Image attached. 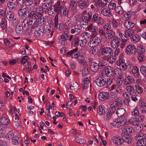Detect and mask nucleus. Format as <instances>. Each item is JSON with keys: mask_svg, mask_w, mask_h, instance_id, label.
<instances>
[{"mask_svg": "<svg viewBox=\"0 0 146 146\" xmlns=\"http://www.w3.org/2000/svg\"><path fill=\"white\" fill-rule=\"evenodd\" d=\"M108 2V0H100L97 7H104L107 5V3Z\"/></svg>", "mask_w": 146, "mask_h": 146, "instance_id": "48", "label": "nucleus"}, {"mask_svg": "<svg viewBox=\"0 0 146 146\" xmlns=\"http://www.w3.org/2000/svg\"><path fill=\"white\" fill-rule=\"evenodd\" d=\"M102 52L104 55V57H107L113 54L112 49L109 47H105L101 49Z\"/></svg>", "mask_w": 146, "mask_h": 146, "instance_id": "7", "label": "nucleus"}, {"mask_svg": "<svg viewBox=\"0 0 146 146\" xmlns=\"http://www.w3.org/2000/svg\"><path fill=\"white\" fill-rule=\"evenodd\" d=\"M140 36L137 34L133 35L131 38V41L134 42H138L140 40Z\"/></svg>", "mask_w": 146, "mask_h": 146, "instance_id": "40", "label": "nucleus"}, {"mask_svg": "<svg viewBox=\"0 0 146 146\" xmlns=\"http://www.w3.org/2000/svg\"><path fill=\"white\" fill-rule=\"evenodd\" d=\"M104 73L108 77H110L112 75L113 73V69L110 66H108L106 68L104 71Z\"/></svg>", "mask_w": 146, "mask_h": 146, "instance_id": "24", "label": "nucleus"}, {"mask_svg": "<svg viewBox=\"0 0 146 146\" xmlns=\"http://www.w3.org/2000/svg\"><path fill=\"white\" fill-rule=\"evenodd\" d=\"M145 138H146V134L142 133L136 134L135 138V140L138 141L143 139H145Z\"/></svg>", "mask_w": 146, "mask_h": 146, "instance_id": "25", "label": "nucleus"}, {"mask_svg": "<svg viewBox=\"0 0 146 146\" xmlns=\"http://www.w3.org/2000/svg\"><path fill=\"white\" fill-rule=\"evenodd\" d=\"M140 71L141 73L146 77V66H141L140 68Z\"/></svg>", "mask_w": 146, "mask_h": 146, "instance_id": "50", "label": "nucleus"}, {"mask_svg": "<svg viewBox=\"0 0 146 146\" xmlns=\"http://www.w3.org/2000/svg\"><path fill=\"white\" fill-rule=\"evenodd\" d=\"M109 93L108 92H103L100 93L98 95L99 99L102 101H105L108 99Z\"/></svg>", "mask_w": 146, "mask_h": 146, "instance_id": "12", "label": "nucleus"}, {"mask_svg": "<svg viewBox=\"0 0 146 146\" xmlns=\"http://www.w3.org/2000/svg\"><path fill=\"white\" fill-rule=\"evenodd\" d=\"M125 113V110L122 108H119L116 111V114L118 117L124 116Z\"/></svg>", "mask_w": 146, "mask_h": 146, "instance_id": "34", "label": "nucleus"}, {"mask_svg": "<svg viewBox=\"0 0 146 146\" xmlns=\"http://www.w3.org/2000/svg\"><path fill=\"white\" fill-rule=\"evenodd\" d=\"M89 1L87 0L86 1H80L78 2L79 6L82 9L86 8L89 4Z\"/></svg>", "mask_w": 146, "mask_h": 146, "instance_id": "20", "label": "nucleus"}, {"mask_svg": "<svg viewBox=\"0 0 146 146\" xmlns=\"http://www.w3.org/2000/svg\"><path fill=\"white\" fill-rule=\"evenodd\" d=\"M79 39V37L78 36H75L73 38L72 43L74 44V47H76L79 45V42L80 41Z\"/></svg>", "mask_w": 146, "mask_h": 146, "instance_id": "38", "label": "nucleus"}, {"mask_svg": "<svg viewBox=\"0 0 146 146\" xmlns=\"http://www.w3.org/2000/svg\"><path fill=\"white\" fill-rule=\"evenodd\" d=\"M101 13L104 16L109 17H110L112 15L109 9L108 10L107 8H103L101 11Z\"/></svg>", "mask_w": 146, "mask_h": 146, "instance_id": "18", "label": "nucleus"}, {"mask_svg": "<svg viewBox=\"0 0 146 146\" xmlns=\"http://www.w3.org/2000/svg\"><path fill=\"white\" fill-rule=\"evenodd\" d=\"M134 82V79L133 77L132 76L128 75L125 78L124 81V85L127 86L131 84Z\"/></svg>", "mask_w": 146, "mask_h": 146, "instance_id": "13", "label": "nucleus"}, {"mask_svg": "<svg viewBox=\"0 0 146 146\" xmlns=\"http://www.w3.org/2000/svg\"><path fill=\"white\" fill-rule=\"evenodd\" d=\"M21 23H22V27L24 30H25L27 33V30L29 29V22H28V20L25 19L22 20L21 21Z\"/></svg>", "mask_w": 146, "mask_h": 146, "instance_id": "16", "label": "nucleus"}, {"mask_svg": "<svg viewBox=\"0 0 146 146\" xmlns=\"http://www.w3.org/2000/svg\"><path fill=\"white\" fill-rule=\"evenodd\" d=\"M98 14L97 13L94 14L92 17L91 22L93 23H95L98 21Z\"/></svg>", "mask_w": 146, "mask_h": 146, "instance_id": "59", "label": "nucleus"}, {"mask_svg": "<svg viewBox=\"0 0 146 146\" xmlns=\"http://www.w3.org/2000/svg\"><path fill=\"white\" fill-rule=\"evenodd\" d=\"M116 12L118 14L121 15L123 13V10L121 6H118L115 9Z\"/></svg>", "mask_w": 146, "mask_h": 146, "instance_id": "56", "label": "nucleus"}, {"mask_svg": "<svg viewBox=\"0 0 146 146\" xmlns=\"http://www.w3.org/2000/svg\"><path fill=\"white\" fill-rule=\"evenodd\" d=\"M135 88L136 90V92L139 94H141L143 91V88L140 85H135Z\"/></svg>", "mask_w": 146, "mask_h": 146, "instance_id": "49", "label": "nucleus"}, {"mask_svg": "<svg viewBox=\"0 0 146 146\" xmlns=\"http://www.w3.org/2000/svg\"><path fill=\"white\" fill-rule=\"evenodd\" d=\"M132 15V12L131 11L127 12L126 13L123 15L122 18L124 20L127 19H129Z\"/></svg>", "mask_w": 146, "mask_h": 146, "instance_id": "41", "label": "nucleus"}, {"mask_svg": "<svg viewBox=\"0 0 146 146\" xmlns=\"http://www.w3.org/2000/svg\"><path fill=\"white\" fill-rule=\"evenodd\" d=\"M98 113L99 114L102 115L105 113V107L104 106H99L97 109Z\"/></svg>", "mask_w": 146, "mask_h": 146, "instance_id": "39", "label": "nucleus"}, {"mask_svg": "<svg viewBox=\"0 0 146 146\" xmlns=\"http://www.w3.org/2000/svg\"><path fill=\"white\" fill-rule=\"evenodd\" d=\"M116 6L115 3H110L108 5V7L109 9L113 10L114 9Z\"/></svg>", "mask_w": 146, "mask_h": 146, "instance_id": "62", "label": "nucleus"}, {"mask_svg": "<svg viewBox=\"0 0 146 146\" xmlns=\"http://www.w3.org/2000/svg\"><path fill=\"white\" fill-rule=\"evenodd\" d=\"M62 6L60 5V2L58 1L54 5L53 7L55 12H59L61 9Z\"/></svg>", "mask_w": 146, "mask_h": 146, "instance_id": "36", "label": "nucleus"}, {"mask_svg": "<svg viewBox=\"0 0 146 146\" xmlns=\"http://www.w3.org/2000/svg\"><path fill=\"white\" fill-rule=\"evenodd\" d=\"M137 146H145L146 145V138L145 139H141L138 141L137 143Z\"/></svg>", "mask_w": 146, "mask_h": 146, "instance_id": "46", "label": "nucleus"}, {"mask_svg": "<svg viewBox=\"0 0 146 146\" xmlns=\"http://www.w3.org/2000/svg\"><path fill=\"white\" fill-rule=\"evenodd\" d=\"M121 136L123 135L124 137L125 135H129L130 133L132 132L133 129L132 127L128 126L123 127L121 128Z\"/></svg>", "mask_w": 146, "mask_h": 146, "instance_id": "5", "label": "nucleus"}, {"mask_svg": "<svg viewBox=\"0 0 146 146\" xmlns=\"http://www.w3.org/2000/svg\"><path fill=\"white\" fill-rule=\"evenodd\" d=\"M10 123L9 119L6 117H3L0 119V124L4 125H7Z\"/></svg>", "mask_w": 146, "mask_h": 146, "instance_id": "33", "label": "nucleus"}, {"mask_svg": "<svg viewBox=\"0 0 146 146\" xmlns=\"http://www.w3.org/2000/svg\"><path fill=\"white\" fill-rule=\"evenodd\" d=\"M121 103V101L118 98H116L115 100H110L109 104L110 107L112 106L116 108V107L120 106Z\"/></svg>", "mask_w": 146, "mask_h": 146, "instance_id": "10", "label": "nucleus"}, {"mask_svg": "<svg viewBox=\"0 0 146 146\" xmlns=\"http://www.w3.org/2000/svg\"><path fill=\"white\" fill-rule=\"evenodd\" d=\"M87 29L88 31L93 33L91 35L92 37L96 36L98 34V28L96 26H94L92 24L88 26Z\"/></svg>", "mask_w": 146, "mask_h": 146, "instance_id": "3", "label": "nucleus"}, {"mask_svg": "<svg viewBox=\"0 0 146 146\" xmlns=\"http://www.w3.org/2000/svg\"><path fill=\"white\" fill-rule=\"evenodd\" d=\"M134 30L129 29L126 30L125 32V36L126 38L127 36L130 37L134 33Z\"/></svg>", "mask_w": 146, "mask_h": 146, "instance_id": "30", "label": "nucleus"}, {"mask_svg": "<svg viewBox=\"0 0 146 146\" xmlns=\"http://www.w3.org/2000/svg\"><path fill=\"white\" fill-rule=\"evenodd\" d=\"M120 38L117 36H115L110 43L111 46L113 49H117L120 45Z\"/></svg>", "mask_w": 146, "mask_h": 146, "instance_id": "6", "label": "nucleus"}, {"mask_svg": "<svg viewBox=\"0 0 146 146\" xmlns=\"http://www.w3.org/2000/svg\"><path fill=\"white\" fill-rule=\"evenodd\" d=\"M28 57L27 56H25L23 57L21 60V64H24L26 62H28Z\"/></svg>", "mask_w": 146, "mask_h": 146, "instance_id": "60", "label": "nucleus"}, {"mask_svg": "<svg viewBox=\"0 0 146 146\" xmlns=\"http://www.w3.org/2000/svg\"><path fill=\"white\" fill-rule=\"evenodd\" d=\"M78 86L77 83L75 82V83L72 84L70 86V88L71 90H77L78 89Z\"/></svg>", "mask_w": 146, "mask_h": 146, "instance_id": "61", "label": "nucleus"}, {"mask_svg": "<svg viewBox=\"0 0 146 146\" xmlns=\"http://www.w3.org/2000/svg\"><path fill=\"white\" fill-rule=\"evenodd\" d=\"M110 108L108 110L107 114V115L109 116H111L114 113L115 111L116 108L114 106L110 107Z\"/></svg>", "mask_w": 146, "mask_h": 146, "instance_id": "37", "label": "nucleus"}, {"mask_svg": "<svg viewBox=\"0 0 146 146\" xmlns=\"http://www.w3.org/2000/svg\"><path fill=\"white\" fill-rule=\"evenodd\" d=\"M115 32L113 30H110L106 33L105 36L106 38L108 39H111L115 37Z\"/></svg>", "mask_w": 146, "mask_h": 146, "instance_id": "22", "label": "nucleus"}, {"mask_svg": "<svg viewBox=\"0 0 146 146\" xmlns=\"http://www.w3.org/2000/svg\"><path fill=\"white\" fill-rule=\"evenodd\" d=\"M125 20L123 25L125 28L131 29L135 26V23L131 19H127Z\"/></svg>", "mask_w": 146, "mask_h": 146, "instance_id": "11", "label": "nucleus"}, {"mask_svg": "<svg viewBox=\"0 0 146 146\" xmlns=\"http://www.w3.org/2000/svg\"><path fill=\"white\" fill-rule=\"evenodd\" d=\"M98 64L97 63H94L93 64L91 65L90 67L91 70L94 72H97L99 68Z\"/></svg>", "mask_w": 146, "mask_h": 146, "instance_id": "43", "label": "nucleus"}, {"mask_svg": "<svg viewBox=\"0 0 146 146\" xmlns=\"http://www.w3.org/2000/svg\"><path fill=\"white\" fill-rule=\"evenodd\" d=\"M125 89L128 92L130 93L131 95H136L137 93L136 92V91L133 86L129 85L127 86L126 87Z\"/></svg>", "mask_w": 146, "mask_h": 146, "instance_id": "17", "label": "nucleus"}, {"mask_svg": "<svg viewBox=\"0 0 146 146\" xmlns=\"http://www.w3.org/2000/svg\"><path fill=\"white\" fill-rule=\"evenodd\" d=\"M38 9L36 10V11H33L30 12L29 14V17L31 19L33 20H38L39 18H40L42 16V13L40 12V10L38 11Z\"/></svg>", "mask_w": 146, "mask_h": 146, "instance_id": "1", "label": "nucleus"}, {"mask_svg": "<svg viewBox=\"0 0 146 146\" xmlns=\"http://www.w3.org/2000/svg\"><path fill=\"white\" fill-rule=\"evenodd\" d=\"M82 30L81 26L80 25H75L74 28L71 30L72 34L75 33L76 34H78Z\"/></svg>", "mask_w": 146, "mask_h": 146, "instance_id": "14", "label": "nucleus"}, {"mask_svg": "<svg viewBox=\"0 0 146 146\" xmlns=\"http://www.w3.org/2000/svg\"><path fill=\"white\" fill-rule=\"evenodd\" d=\"M137 54L138 55L137 58L138 60L140 62H143L145 59V56L143 54H139V53Z\"/></svg>", "mask_w": 146, "mask_h": 146, "instance_id": "47", "label": "nucleus"}, {"mask_svg": "<svg viewBox=\"0 0 146 146\" xmlns=\"http://www.w3.org/2000/svg\"><path fill=\"white\" fill-rule=\"evenodd\" d=\"M48 9V7L46 3H44L42 6H39V10H43L44 11H46Z\"/></svg>", "mask_w": 146, "mask_h": 146, "instance_id": "58", "label": "nucleus"}, {"mask_svg": "<svg viewBox=\"0 0 146 146\" xmlns=\"http://www.w3.org/2000/svg\"><path fill=\"white\" fill-rule=\"evenodd\" d=\"M129 122L131 124L135 125H137L139 123H138L139 121L136 118L130 119L129 121Z\"/></svg>", "mask_w": 146, "mask_h": 146, "instance_id": "52", "label": "nucleus"}, {"mask_svg": "<svg viewBox=\"0 0 146 146\" xmlns=\"http://www.w3.org/2000/svg\"><path fill=\"white\" fill-rule=\"evenodd\" d=\"M20 140L19 139L18 137H15L12 139V142L13 144L17 145L20 142Z\"/></svg>", "mask_w": 146, "mask_h": 146, "instance_id": "57", "label": "nucleus"}, {"mask_svg": "<svg viewBox=\"0 0 146 146\" xmlns=\"http://www.w3.org/2000/svg\"><path fill=\"white\" fill-rule=\"evenodd\" d=\"M81 36H82L83 38L86 39H89L90 36L91 35L89 33L85 32H83L81 34Z\"/></svg>", "mask_w": 146, "mask_h": 146, "instance_id": "53", "label": "nucleus"}, {"mask_svg": "<svg viewBox=\"0 0 146 146\" xmlns=\"http://www.w3.org/2000/svg\"><path fill=\"white\" fill-rule=\"evenodd\" d=\"M106 79L104 76L100 77L95 81L96 84L100 87L104 86L106 84Z\"/></svg>", "mask_w": 146, "mask_h": 146, "instance_id": "9", "label": "nucleus"}, {"mask_svg": "<svg viewBox=\"0 0 146 146\" xmlns=\"http://www.w3.org/2000/svg\"><path fill=\"white\" fill-rule=\"evenodd\" d=\"M7 5L9 9L14 11L16 9L17 5L14 3L10 1L7 3Z\"/></svg>", "mask_w": 146, "mask_h": 146, "instance_id": "35", "label": "nucleus"}, {"mask_svg": "<svg viewBox=\"0 0 146 146\" xmlns=\"http://www.w3.org/2000/svg\"><path fill=\"white\" fill-rule=\"evenodd\" d=\"M136 48L134 45H128L125 50V53L129 55H133L136 52Z\"/></svg>", "mask_w": 146, "mask_h": 146, "instance_id": "4", "label": "nucleus"}, {"mask_svg": "<svg viewBox=\"0 0 146 146\" xmlns=\"http://www.w3.org/2000/svg\"><path fill=\"white\" fill-rule=\"evenodd\" d=\"M101 40L100 38L97 37L88 43V45L90 47H95L98 46L100 43Z\"/></svg>", "mask_w": 146, "mask_h": 146, "instance_id": "8", "label": "nucleus"}, {"mask_svg": "<svg viewBox=\"0 0 146 146\" xmlns=\"http://www.w3.org/2000/svg\"><path fill=\"white\" fill-rule=\"evenodd\" d=\"M131 72L134 76L136 77H138L139 75V69L137 66H135L133 67Z\"/></svg>", "mask_w": 146, "mask_h": 146, "instance_id": "31", "label": "nucleus"}, {"mask_svg": "<svg viewBox=\"0 0 146 146\" xmlns=\"http://www.w3.org/2000/svg\"><path fill=\"white\" fill-rule=\"evenodd\" d=\"M90 69L87 65L84 66L82 70V74L83 76H86L89 74Z\"/></svg>", "mask_w": 146, "mask_h": 146, "instance_id": "23", "label": "nucleus"}, {"mask_svg": "<svg viewBox=\"0 0 146 146\" xmlns=\"http://www.w3.org/2000/svg\"><path fill=\"white\" fill-rule=\"evenodd\" d=\"M112 123L113 126L116 127H119L122 126L120 123L119 120L117 119L114 120Z\"/></svg>", "mask_w": 146, "mask_h": 146, "instance_id": "45", "label": "nucleus"}, {"mask_svg": "<svg viewBox=\"0 0 146 146\" xmlns=\"http://www.w3.org/2000/svg\"><path fill=\"white\" fill-rule=\"evenodd\" d=\"M74 58H78V60L79 64L84 66L87 65L86 61L85 59V57L83 55H79L78 56H74Z\"/></svg>", "mask_w": 146, "mask_h": 146, "instance_id": "15", "label": "nucleus"}, {"mask_svg": "<svg viewBox=\"0 0 146 146\" xmlns=\"http://www.w3.org/2000/svg\"><path fill=\"white\" fill-rule=\"evenodd\" d=\"M23 30L24 29L20 25L17 26L16 28V32L17 33L19 34L22 33L23 31Z\"/></svg>", "mask_w": 146, "mask_h": 146, "instance_id": "55", "label": "nucleus"}, {"mask_svg": "<svg viewBox=\"0 0 146 146\" xmlns=\"http://www.w3.org/2000/svg\"><path fill=\"white\" fill-rule=\"evenodd\" d=\"M137 53H139V54H144V53L145 52V48L144 47L139 48L137 50Z\"/></svg>", "mask_w": 146, "mask_h": 146, "instance_id": "64", "label": "nucleus"}, {"mask_svg": "<svg viewBox=\"0 0 146 146\" xmlns=\"http://www.w3.org/2000/svg\"><path fill=\"white\" fill-rule=\"evenodd\" d=\"M143 126L141 123H139L135 127V131L137 132H139L143 129Z\"/></svg>", "mask_w": 146, "mask_h": 146, "instance_id": "54", "label": "nucleus"}, {"mask_svg": "<svg viewBox=\"0 0 146 146\" xmlns=\"http://www.w3.org/2000/svg\"><path fill=\"white\" fill-rule=\"evenodd\" d=\"M60 11V14L63 17H67L69 13L68 9L65 7L62 6Z\"/></svg>", "mask_w": 146, "mask_h": 146, "instance_id": "19", "label": "nucleus"}, {"mask_svg": "<svg viewBox=\"0 0 146 146\" xmlns=\"http://www.w3.org/2000/svg\"><path fill=\"white\" fill-rule=\"evenodd\" d=\"M14 17V14L11 11L8 12L6 14L7 19L9 21H12L13 20Z\"/></svg>", "mask_w": 146, "mask_h": 146, "instance_id": "42", "label": "nucleus"}, {"mask_svg": "<svg viewBox=\"0 0 146 146\" xmlns=\"http://www.w3.org/2000/svg\"><path fill=\"white\" fill-rule=\"evenodd\" d=\"M44 30L42 28L39 27L35 30V34L36 36H41L43 35Z\"/></svg>", "mask_w": 146, "mask_h": 146, "instance_id": "27", "label": "nucleus"}, {"mask_svg": "<svg viewBox=\"0 0 146 146\" xmlns=\"http://www.w3.org/2000/svg\"><path fill=\"white\" fill-rule=\"evenodd\" d=\"M30 19L29 21V29L27 30V33L28 35L31 32V30L35 28H37L40 27L38 25V23L37 21V20H33Z\"/></svg>", "mask_w": 146, "mask_h": 146, "instance_id": "2", "label": "nucleus"}, {"mask_svg": "<svg viewBox=\"0 0 146 146\" xmlns=\"http://www.w3.org/2000/svg\"><path fill=\"white\" fill-rule=\"evenodd\" d=\"M77 5V0H72L70 3L69 7L72 10H74L76 9Z\"/></svg>", "mask_w": 146, "mask_h": 146, "instance_id": "32", "label": "nucleus"}, {"mask_svg": "<svg viewBox=\"0 0 146 146\" xmlns=\"http://www.w3.org/2000/svg\"><path fill=\"white\" fill-rule=\"evenodd\" d=\"M138 110V108L137 107H136L134 109L133 111L132 112V115L134 116L138 115L139 113V112Z\"/></svg>", "mask_w": 146, "mask_h": 146, "instance_id": "63", "label": "nucleus"}, {"mask_svg": "<svg viewBox=\"0 0 146 146\" xmlns=\"http://www.w3.org/2000/svg\"><path fill=\"white\" fill-rule=\"evenodd\" d=\"M122 139L119 136H114L112 138V142L118 145L122 144Z\"/></svg>", "mask_w": 146, "mask_h": 146, "instance_id": "21", "label": "nucleus"}, {"mask_svg": "<svg viewBox=\"0 0 146 146\" xmlns=\"http://www.w3.org/2000/svg\"><path fill=\"white\" fill-rule=\"evenodd\" d=\"M122 137V143L124 142H125L129 144H130L131 142L132 139L131 137L129 135H125L124 137L121 136Z\"/></svg>", "mask_w": 146, "mask_h": 146, "instance_id": "26", "label": "nucleus"}, {"mask_svg": "<svg viewBox=\"0 0 146 146\" xmlns=\"http://www.w3.org/2000/svg\"><path fill=\"white\" fill-rule=\"evenodd\" d=\"M140 106L141 109L142 113H143L146 110V102H142L140 104Z\"/></svg>", "mask_w": 146, "mask_h": 146, "instance_id": "51", "label": "nucleus"}, {"mask_svg": "<svg viewBox=\"0 0 146 146\" xmlns=\"http://www.w3.org/2000/svg\"><path fill=\"white\" fill-rule=\"evenodd\" d=\"M119 117H120L118 119L119 120L121 125L122 126H123L126 123V119L125 116Z\"/></svg>", "mask_w": 146, "mask_h": 146, "instance_id": "44", "label": "nucleus"}, {"mask_svg": "<svg viewBox=\"0 0 146 146\" xmlns=\"http://www.w3.org/2000/svg\"><path fill=\"white\" fill-rule=\"evenodd\" d=\"M104 59L108 61L110 63H113L115 61L116 58L115 56L111 55L110 56H109L107 57H104Z\"/></svg>", "mask_w": 146, "mask_h": 146, "instance_id": "28", "label": "nucleus"}, {"mask_svg": "<svg viewBox=\"0 0 146 146\" xmlns=\"http://www.w3.org/2000/svg\"><path fill=\"white\" fill-rule=\"evenodd\" d=\"M83 88L84 89H85L87 87H88L89 85H91V84L90 82V80L88 78H85L83 80Z\"/></svg>", "mask_w": 146, "mask_h": 146, "instance_id": "29", "label": "nucleus"}]
</instances>
